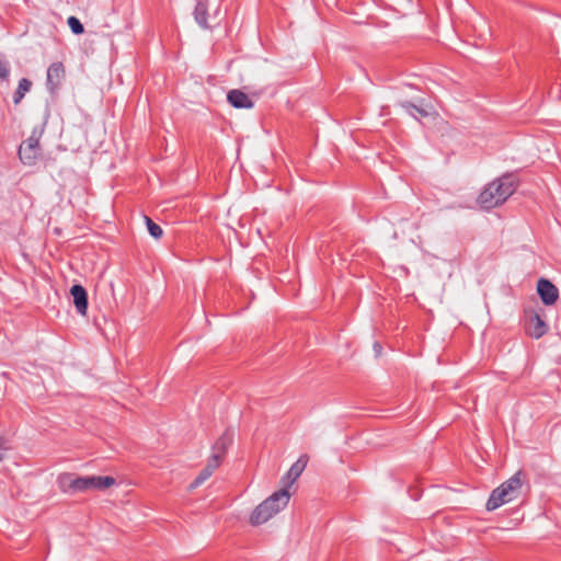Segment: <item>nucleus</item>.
Returning <instances> with one entry per match:
<instances>
[{
    "label": "nucleus",
    "mask_w": 561,
    "mask_h": 561,
    "mask_svg": "<svg viewBox=\"0 0 561 561\" xmlns=\"http://www.w3.org/2000/svg\"><path fill=\"white\" fill-rule=\"evenodd\" d=\"M517 182L512 175H503L490 182L478 196V204L483 209H491L502 205L514 194Z\"/></svg>",
    "instance_id": "nucleus-1"
},
{
    "label": "nucleus",
    "mask_w": 561,
    "mask_h": 561,
    "mask_svg": "<svg viewBox=\"0 0 561 561\" xmlns=\"http://www.w3.org/2000/svg\"><path fill=\"white\" fill-rule=\"evenodd\" d=\"M290 496V492L285 489L274 492L252 511L250 524L260 526L267 523L288 505Z\"/></svg>",
    "instance_id": "nucleus-2"
},
{
    "label": "nucleus",
    "mask_w": 561,
    "mask_h": 561,
    "mask_svg": "<svg viewBox=\"0 0 561 561\" xmlns=\"http://www.w3.org/2000/svg\"><path fill=\"white\" fill-rule=\"evenodd\" d=\"M522 486L523 473L522 471H517L491 492L485 504L486 511H494L516 500L520 494Z\"/></svg>",
    "instance_id": "nucleus-3"
},
{
    "label": "nucleus",
    "mask_w": 561,
    "mask_h": 561,
    "mask_svg": "<svg viewBox=\"0 0 561 561\" xmlns=\"http://www.w3.org/2000/svg\"><path fill=\"white\" fill-rule=\"evenodd\" d=\"M116 481L112 477H75L65 474L60 478V485L65 492H87L90 490H106L115 485Z\"/></svg>",
    "instance_id": "nucleus-4"
},
{
    "label": "nucleus",
    "mask_w": 561,
    "mask_h": 561,
    "mask_svg": "<svg viewBox=\"0 0 561 561\" xmlns=\"http://www.w3.org/2000/svg\"><path fill=\"white\" fill-rule=\"evenodd\" d=\"M549 331L548 323L536 310H527L525 314V332L528 336L539 340Z\"/></svg>",
    "instance_id": "nucleus-5"
},
{
    "label": "nucleus",
    "mask_w": 561,
    "mask_h": 561,
    "mask_svg": "<svg viewBox=\"0 0 561 561\" xmlns=\"http://www.w3.org/2000/svg\"><path fill=\"white\" fill-rule=\"evenodd\" d=\"M38 154L39 137L33 134L20 146L19 156L24 164L32 165L35 163Z\"/></svg>",
    "instance_id": "nucleus-6"
},
{
    "label": "nucleus",
    "mask_w": 561,
    "mask_h": 561,
    "mask_svg": "<svg viewBox=\"0 0 561 561\" xmlns=\"http://www.w3.org/2000/svg\"><path fill=\"white\" fill-rule=\"evenodd\" d=\"M66 78V68L61 61L53 62L47 69L46 83L50 92L57 91Z\"/></svg>",
    "instance_id": "nucleus-7"
},
{
    "label": "nucleus",
    "mask_w": 561,
    "mask_h": 561,
    "mask_svg": "<svg viewBox=\"0 0 561 561\" xmlns=\"http://www.w3.org/2000/svg\"><path fill=\"white\" fill-rule=\"evenodd\" d=\"M308 460H309V458L307 455H302L298 458V460L290 467V469L287 471V473L282 478V480H280L282 489L289 491V488L296 482V480L304 472V470L308 463Z\"/></svg>",
    "instance_id": "nucleus-8"
},
{
    "label": "nucleus",
    "mask_w": 561,
    "mask_h": 561,
    "mask_svg": "<svg viewBox=\"0 0 561 561\" xmlns=\"http://www.w3.org/2000/svg\"><path fill=\"white\" fill-rule=\"evenodd\" d=\"M537 293L546 306H552L559 298L558 288L548 279L540 278L537 283Z\"/></svg>",
    "instance_id": "nucleus-9"
},
{
    "label": "nucleus",
    "mask_w": 561,
    "mask_h": 561,
    "mask_svg": "<svg viewBox=\"0 0 561 561\" xmlns=\"http://www.w3.org/2000/svg\"><path fill=\"white\" fill-rule=\"evenodd\" d=\"M221 465L219 456H210L207 460L206 467L199 472L196 479L191 483L190 489H196L208 480L216 469Z\"/></svg>",
    "instance_id": "nucleus-10"
},
{
    "label": "nucleus",
    "mask_w": 561,
    "mask_h": 561,
    "mask_svg": "<svg viewBox=\"0 0 561 561\" xmlns=\"http://www.w3.org/2000/svg\"><path fill=\"white\" fill-rule=\"evenodd\" d=\"M70 295L73 299V305L77 312L80 316H87L88 312V294L87 290L81 285H73L70 288Z\"/></svg>",
    "instance_id": "nucleus-11"
},
{
    "label": "nucleus",
    "mask_w": 561,
    "mask_h": 561,
    "mask_svg": "<svg viewBox=\"0 0 561 561\" xmlns=\"http://www.w3.org/2000/svg\"><path fill=\"white\" fill-rule=\"evenodd\" d=\"M227 100L236 108L250 110L254 105L250 96L238 89L229 91L227 94Z\"/></svg>",
    "instance_id": "nucleus-12"
},
{
    "label": "nucleus",
    "mask_w": 561,
    "mask_h": 561,
    "mask_svg": "<svg viewBox=\"0 0 561 561\" xmlns=\"http://www.w3.org/2000/svg\"><path fill=\"white\" fill-rule=\"evenodd\" d=\"M207 7H208V0H196V5L194 9V16H195V21L203 28H206L208 26Z\"/></svg>",
    "instance_id": "nucleus-13"
},
{
    "label": "nucleus",
    "mask_w": 561,
    "mask_h": 561,
    "mask_svg": "<svg viewBox=\"0 0 561 561\" xmlns=\"http://www.w3.org/2000/svg\"><path fill=\"white\" fill-rule=\"evenodd\" d=\"M230 444H231V438L228 435L225 434V435L220 436L216 440V443L213 447L211 456H219L220 461H222L224 456L226 455L227 449Z\"/></svg>",
    "instance_id": "nucleus-14"
},
{
    "label": "nucleus",
    "mask_w": 561,
    "mask_h": 561,
    "mask_svg": "<svg viewBox=\"0 0 561 561\" xmlns=\"http://www.w3.org/2000/svg\"><path fill=\"white\" fill-rule=\"evenodd\" d=\"M33 83L31 80L23 78L19 81L18 89L14 92L13 102L19 104L27 92H30Z\"/></svg>",
    "instance_id": "nucleus-15"
},
{
    "label": "nucleus",
    "mask_w": 561,
    "mask_h": 561,
    "mask_svg": "<svg viewBox=\"0 0 561 561\" xmlns=\"http://www.w3.org/2000/svg\"><path fill=\"white\" fill-rule=\"evenodd\" d=\"M145 222L150 236L154 239H160L163 234L162 228L153 222L149 217L145 216Z\"/></svg>",
    "instance_id": "nucleus-16"
},
{
    "label": "nucleus",
    "mask_w": 561,
    "mask_h": 561,
    "mask_svg": "<svg viewBox=\"0 0 561 561\" xmlns=\"http://www.w3.org/2000/svg\"><path fill=\"white\" fill-rule=\"evenodd\" d=\"M67 24L76 35L82 34L84 32L82 23L76 16H69Z\"/></svg>",
    "instance_id": "nucleus-17"
},
{
    "label": "nucleus",
    "mask_w": 561,
    "mask_h": 561,
    "mask_svg": "<svg viewBox=\"0 0 561 561\" xmlns=\"http://www.w3.org/2000/svg\"><path fill=\"white\" fill-rule=\"evenodd\" d=\"M402 107L405 108V110H415L421 116H430V115H432L431 111H428L426 108L419 107V106L413 105L412 103H409V102L402 103Z\"/></svg>",
    "instance_id": "nucleus-18"
},
{
    "label": "nucleus",
    "mask_w": 561,
    "mask_h": 561,
    "mask_svg": "<svg viewBox=\"0 0 561 561\" xmlns=\"http://www.w3.org/2000/svg\"><path fill=\"white\" fill-rule=\"evenodd\" d=\"M9 75H10V69H9L7 62L3 61L2 59H0V78L5 80V79H8Z\"/></svg>",
    "instance_id": "nucleus-19"
},
{
    "label": "nucleus",
    "mask_w": 561,
    "mask_h": 561,
    "mask_svg": "<svg viewBox=\"0 0 561 561\" xmlns=\"http://www.w3.org/2000/svg\"><path fill=\"white\" fill-rule=\"evenodd\" d=\"M7 450H8V447L4 445L3 439L0 438V460H2L4 458Z\"/></svg>",
    "instance_id": "nucleus-20"
},
{
    "label": "nucleus",
    "mask_w": 561,
    "mask_h": 561,
    "mask_svg": "<svg viewBox=\"0 0 561 561\" xmlns=\"http://www.w3.org/2000/svg\"><path fill=\"white\" fill-rule=\"evenodd\" d=\"M373 347H374L376 356L377 357L380 356L381 355V351H382L381 345L378 342H375Z\"/></svg>",
    "instance_id": "nucleus-21"
}]
</instances>
